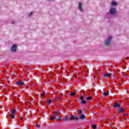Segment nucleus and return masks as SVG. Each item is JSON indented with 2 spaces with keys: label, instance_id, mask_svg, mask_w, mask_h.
<instances>
[{
  "label": "nucleus",
  "instance_id": "f257e3e1",
  "mask_svg": "<svg viewBox=\"0 0 129 129\" xmlns=\"http://www.w3.org/2000/svg\"><path fill=\"white\" fill-rule=\"evenodd\" d=\"M111 40H112V36H110L108 38H107L104 42L105 45H106V46H108V45H110V43H111Z\"/></svg>",
  "mask_w": 129,
  "mask_h": 129
},
{
  "label": "nucleus",
  "instance_id": "f03ea898",
  "mask_svg": "<svg viewBox=\"0 0 129 129\" xmlns=\"http://www.w3.org/2000/svg\"><path fill=\"white\" fill-rule=\"evenodd\" d=\"M70 119V120H79V116H76L75 115H71Z\"/></svg>",
  "mask_w": 129,
  "mask_h": 129
},
{
  "label": "nucleus",
  "instance_id": "7ed1b4c3",
  "mask_svg": "<svg viewBox=\"0 0 129 129\" xmlns=\"http://www.w3.org/2000/svg\"><path fill=\"white\" fill-rule=\"evenodd\" d=\"M16 84L17 85H21V86H26V84H25V83L22 80H19L16 82Z\"/></svg>",
  "mask_w": 129,
  "mask_h": 129
},
{
  "label": "nucleus",
  "instance_id": "20e7f679",
  "mask_svg": "<svg viewBox=\"0 0 129 129\" xmlns=\"http://www.w3.org/2000/svg\"><path fill=\"white\" fill-rule=\"evenodd\" d=\"M109 13L110 15H114V14H116V10L115 8H111Z\"/></svg>",
  "mask_w": 129,
  "mask_h": 129
},
{
  "label": "nucleus",
  "instance_id": "39448f33",
  "mask_svg": "<svg viewBox=\"0 0 129 129\" xmlns=\"http://www.w3.org/2000/svg\"><path fill=\"white\" fill-rule=\"evenodd\" d=\"M126 108L124 107H121L120 108L118 109L117 111V112H119V113H123L124 111H125Z\"/></svg>",
  "mask_w": 129,
  "mask_h": 129
},
{
  "label": "nucleus",
  "instance_id": "423d86ee",
  "mask_svg": "<svg viewBox=\"0 0 129 129\" xmlns=\"http://www.w3.org/2000/svg\"><path fill=\"white\" fill-rule=\"evenodd\" d=\"M17 44H14L11 47V50L12 52H16L17 51Z\"/></svg>",
  "mask_w": 129,
  "mask_h": 129
},
{
  "label": "nucleus",
  "instance_id": "0eeeda50",
  "mask_svg": "<svg viewBox=\"0 0 129 129\" xmlns=\"http://www.w3.org/2000/svg\"><path fill=\"white\" fill-rule=\"evenodd\" d=\"M110 76H111V74H109V73L103 74V78H108L109 77H110Z\"/></svg>",
  "mask_w": 129,
  "mask_h": 129
},
{
  "label": "nucleus",
  "instance_id": "6e6552de",
  "mask_svg": "<svg viewBox=\"0 0 129 129\" xmlns=\"http://www.w3.org/2000/svg\"><path fill=\"white\" fill-rule=\"evenodd\" d=\"M113 107L114 108H119V107H120V104H119L118 102H115Z\"/></svg>",
  "mask_w": 129,
  "mask_h": 129
},
{
  "label": "nucleus",
  "instance_id": "1a4fd4ad",
  "mask_svg": "<svg viewBox=\"0 0 129 129\" xmlns=\"http://www.w3.org/2000/svg\"><path fill=\"white\" fill-rule=\"evenodd\" d=\"M78 9H79V10H80V11L81 12H83V9L82 8V5L81 3H80V2L79 3Z\"/></svg>",
  "mask_w": 129,
  "mask_h": 129
},
{
  "label": "nucleus",
  "instance_id": "9d476101",
  "mask_svg": "<svg viewBox=\"0 0 129 129\" xmlns=\"http://www.w3.org/2000/svg\"><path fill=\"white\" fill-rule=\"evenodd\" d=\"M79 118H80V119H84V118H85V115L81 114L79 117Z\"/></svg>",
  "mask_w": 129,
  "mask_h": 129
},
{
  "label": "nucleus",
  "instance_id": "9b49d317",
  "mask_svg": "<svg viewBox=\"0 0 129 129\" xmlns=\"http://www.w3.org/2000/svg\"><path fill=\"white\" fill-rule=\"evenodd\" d=\"M84 99V95H80V100H83Z\"/></svg>",
  "mask_w": 129,
  "mask_h": 129
},
{
  "label": "nucleus",
  "instance_id": "f8f14e48",
  "mask_svg": "<svg viewBox=\"0 0 129 129\" xmlns=\"http://www.w3.org/2000/svg\"><path fill=\"white\" fill-rule=\"evenodd\" d=\"M107 95H109V93H108V92H104L103 96H104V97H105V96H107Z\"/></svg>",
  "mask_w": 129,
  "mask_h": 129
},
{
  "label": "nucleus",
  "instance_id": "ddd939ff",
  "mask_svg": "<svg viewBox=\"0 0 129 129\" xmlns=\"http://www.w3.org/2000/svg\"><path fill=\"white\" fill-rule=\"evenodd\" d=\"M41 97H46V92H43L41 95Z\"/></svg>",
  "mask_w": 129,
  "mask_h": 129
},
{
  "label": "nucleus",
  "instance_id": "4468645a",
  "mask_svg": "<svg viewBox=\"0 0 129 129\" xmlns=\"http://www.w3.org/2000/svg\"><path fill=\"white\" fill-rule=\"evenodd\" d=\"M10 113H11V114H15V113H16V109H13L12 110V112H11Z\"/></svg>",
  "mask_w": 129,
  "mask_h": 129
},
{
  "label": "nucleus",
  "instance_id": "2eb2a0df",
  "mask_svg": "<svg viewBox=\"0 0 129 129\" xmlns=\"http://www.w3.org/2000/svg\"><path fill=\"white\" fill-rule=\"evenodd\" d=\"M111 6H117V3H116V2H113L111 3Z\"/></svg>",
  "mask_w": 129,
  "mask_h": 129
},
{
  "label": "nucleus",
  "instance_id": "dca6fc26",
  "mask_svg": "<svg viewBox=\"0 0 129 129\" xmlns=\"http://www.w3.org/2000/svg\"><path fill=\"white\" fill-rule=\"evenodd\" d=\"M76 95V93L74 92H72L71 93V96H75Z\"/></svg>",
  "mask_w": 129,
  "mask_h": 129
},
{
  "label": "nucleus",
  "instance_id": "f3484780",
  "mask_svg": "<svg viewBox=\"0 0 129 129\" xmlns=\"http://www.w3.org/2000/svg\"><path fill=\"white\" fill-rule=\"evenodd\" d=\"M81 103H82V104H86V103H87V102L86 101L83 100L81 101Z\"/></svg>",
  "mask_w": 129,
  "mask_h": 129
},
{
  "label": "nucleus",
  "instance_id": "a211bd4d",
  "mask_svg": "<svg viewBox=\"0 0 129 129\" xmlns=\"http://www.w3.org/2000/svg\"><path fill=\"white\" fill-rule=\"evenodd\" d=\"M87 100H91L92 99V97L90 96L86 98Z\"/></svg>",
  "mask_w": 129,
  "mask_h": 129
},
{
  "label": "nucleus",
  "instance_id": "6ab92c4d",
  "mask_svg": "<svg viewBox=\"0 0 129 129\" xmlns=\"http://www.w3.org/2000/svg\"><path fill=\"white\" fill-rule=\"evenodd\" d=\"M48 103H49V104H53V101L52 100H49L48 101Z\"/></svg>",
  "mask_w": 129,
  "mask_h": 129
},
{
  "label": "nucleus",
  "instance_id": "aec40b11",
  "mask_svg": "<svg viewBox=\"0 0 129 129\" xmlns=\"http://www.w3.org/2000/svg\"><path fill=\"white\" fill-rule=\"evenodd\" d=\"M55 114V118L57 117V118H59V115H58V112L56 111Z\"/></svg>",
  "mask_w": 129,
  "mask_h": 129
},
{
  "label": "nucleus",
  "instance_id": "412c9836",
  "mask_svg": "<svg viewBox=\"0 0 129 129\" xmlns=\"http://www.w3.org/2000/svg\"><path fill=\"white\" fill-rule=\"evenodd\" d=\"M10 116L12 118V119H14V118H15V114H11Z\"/></svg>",
  "mask_w": 129,
  "mask_h": 129
},
{
  "label": "nucleus",
  "instance_id": "4be33fe9",
  "mask_svg": "<svg viewBox=\"0 0 129 129\" xmlns=\"http://www.w3.org/2000/svg\"><path fill=\"white\" fill-rule=\"evenodd\" d=\"M92 127H93V128H94V129H96V128H97L96 125H95V124H93V125H92Z\"/></svg>",
  "mask_w": 129,
  "mask_h": 129
},
{
  "label": "nucleus",
  "instance_id": "5701e85b",
  "mask_svg": "<svg viewBox=\"0 0 129 129\" xmlns=\"http://www.w3.org/2000/svg\"><path fill=\"white\" fill-rule=\"evenodd\" d=\"M55 118H56V116H53V117L50 118L51 120H54V119H55Z\"/></svg>",
  "mask_w": 129,
  "mask_h": 129
},
{
  "label": "nucleus",
  "instance_id": "b1692460",
  "mask_svg": "<svg viewBox=\"0 0 129 129\" xmlns=\"http://www.w3.org/2000/svg\"><path fill=\"white\" fill-rule=\"evenodd\" d=\"M35 125L36 127H38V128H40V125L39 124H36Z\"/></svg>",
  "mask_w": 129,
  "mask_h": 129
},
{
  "label": "nucleus",
  "instance_id": "393cba45",
  "mask_svg": "<svg viewBox=\"0 0 129 129\" xmlns=\"http://www.w3.org/2000/svg\"><path fill=\"white\" fill-rule=\"evenodd\" d=\"M45 104H47V105H49V104H50L49 103V102H48V101H47V102H45Z\"/></svg>",
  "mask_w": 129,
  "mask_h": 129
},
{
  "label": "nucleus",
  "instance_id": "a878e982",
  "mask_svg": "<svg viewBox=\"0 0 129 129\" xmlns=\"http://www.w3.org/2000/svg\"><path fill=\"white\" fill-rule=\"evenodd\" d=\"M78 113H82V110H80Z\"/></svg>",
  "mask_w": 129,
  "mask_h": 129
},
{
  "label": "nucleus",
  "instance_id": "bb28decb",
  "mask_svg": "<svg viewBox=\"0 0 129 129\" xmlns=\"http://www.w3.org/2000/svg\"><path fill=\"white\" fill-rule=\"evenodd\" d=\"M64 119L65 120H68V119H70V118L65 117Z\"/></svg>",
  "mask_w": 129,
  "mask_h": 129
},
{
  "label": "nucleus",
  "instance_id": "cd10ccee",
  "mask_svg": "<svg viewBox=\"0 0 129 129\" xmlns=\"http://www.w3.org/2000/svg\"><path fill=\"white\" fill-rule=\"evenodd\" d=\"M128 114H127V113L124 114V116H127Z\"/></svg>",
  "mask_w": 129,
  "mask_h": 129
},
{
  "label": "nucleus",
  "instance_id": "c85d7f7f",
  "mask_svg": "<svg viewBox=\"0 0 129 129\" xmlns=\"http://www.w3.org/2000/svg\"><path fill=\"white\" fill-rule=\"evenodd\" d=\"M32 15H33V12H30L29 16H32Z\"/></svg>",
  "mask_w": 129,
  "mask_h": 129
},
{
  "label": "nucleus",
  "instance_id": "c756f323",
  "mask_svg": "<svg viewBox=\"0 0 129 129\" xmlns=\"http://www.w3.org/2000/svg\"><path fill=\"white\" fill-rule=\"evenodd\" d=\"M20 119H23V118L22 117H20Z\"/></svg>",
  "mask_w": 129,
  "mask_h": 129
},
{
  "label": "nucleus",
  "instance_id": "7c9ffc66",
  "mask_svg": "<svg viewBox=\"0 0 129 129\" xmlns=\"http://www.w3.org/2000/svg\"><path fill=\"white\" fill-rule=\"evenodd\" d=\"M12 24H15V22H13Z\"/></svg>",
  "mask_w": 129,
  "mask_h": 129
},
{
  "label": "nucleus",
  "instance_id": "2f4dec72",
  "mask_svg": "<svg viewBox=\"0 0 129 129\" xmlns=\"http://www.w3.org/2000/svg\"><path fill=\"white\" fill-rule=\"evenodd\" d=\"M19 97H21V95H18Z\"/></svg>",
  "mask_w": 129,
  "mask_h": 129
},
{
  "label": "nucleus",
  "instance_id": "473e14b6",
  "mask_svg": "<svg viewBox=\"0 0 129 129\" xmlns=\"http://www.w3.org/2000/svg\"><path fill=\"white\" fill-rule=\"evenodd\" d=\"M117 119H119V117H118V118H117Z\"/></svg>",
  "mask_w": 129,
  "mask_h": 129
}]
</instances>
